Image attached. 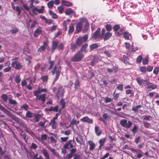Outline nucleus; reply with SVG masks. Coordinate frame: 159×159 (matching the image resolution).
Instances as JSON below:
<instances>
[{
	"label": "nucleus",
	"instance_id": "9b49d317",
	"mask_svg": "<svg viewBox=\"0 0 159 159\" xmlns=\"http://www.w3.org/2000/svg\"><path fill=\"white\" fill-rule=\"evenodd\" d=\"M38 94H37L36 96H35L36 97V99L40 100L43 103H44L46 100V94H43L39 96Z\"/></svg>",
	"mask_w": 159,
	"mask_h": 159
},
{
	"label": "nucleus",
	"instance_id": "ddd939ff",
	"mask_svg": "<svg viewBox=\"0 0 159 159\" xmlns=\"http://www.w3.org/2000/svg\"><path fill=\"white\" fill-rule=\"evenodd\" d=\"M101 28H98L97 30L92 35V38L94 39H96L100 36V34Z\"/></svg>",
	"mask_w": 159,
	"mask_h": 159
},
{
	"label": "nucleus",
	"instance_id": "7c9ffc66",
	"mask_svg": "<svg viewBox=\"0 0 159 159\" xmlns=\"http://www.w3.org/2000/svg\"><path fill=\"white\" fill-rule=\"evenodd\" d=\"M1 97L4 102H6L7 100L8 96L7 94H2Z\"/></svg>",
	"mask_w": 159,
	"mask_h": 159
},
{
	"label": "nucleus",
	"instance_id": "1a4fd4ad",
	"mask_svg": "<svg viewBox=\"0 0 159 159\" xmlns=\"http://www.w3.org/2000/svg\"><path fill=\"white\" fill-rule=\"evenodd\" d=\"M48 42L47 41H44L43 42V45L39 47L38 49V52H41L44 51L48 46Z\"/></svg>",
	"mask_w": 159,
	"mask_h": 159
},
{
	"label": "nucleus",
	"instance_id": "ea45409f",
	"mask_svg": "<svg viewBox=\"0 0 159 159\" xmlns=\"http://www.w3.org/2000/svg\"><path fill=\"white\" fill-rule=\"evenodd\" d=\"M103 53L107 57H111V53L110 50H106L104 51Z\"/></svg>",
	"mask_w": 159,
	"mask_h": 159
},
{
	"label": "nucleus",
	"instance_id": "680f3d73",
	"mask_svg": "<svg viewBox=\"0 0 159 159\" xmlns=\"http://www.w3.org/2000/svg\"><path fill=\"white\" fill-rule=\"evenodd\" d=\"M55 75L53 81L54 82H55L57 81L59 78L60 75V74L58 73H55Z\"/></svg>",
	"mask_w": 159,
	"mask_h": 159
},
{
	"label": "nucleus",
	"instance_id": "5701e85b",
	"mask_svg": "<svg viewBox=\"0 0 159 159\" xmlns=\"http://www.w3.org/2000/svg\"><path fill=\"white\" fill-rule=\"evenodd\" d=\"M99 47V45L97 43H94L91 44L89 46L90 51H92L94 49L97 48Z\"/></svg>",
	"mask_w": 159,
	"mask_h": 159
},
{
	"label": "nucleus",
	"instance_id": "bf43d9fd",
	"mask_svg": "<svg viewBox=\"0 0 159 159\" xmlns=\"http://www.w3.org/2000/svg\"><path fill=\"white\" fill-rule=\"evenodd\" d=\"M70 21L69 19H67L66 20H64L63 23V27L66 26H67V24Z\"/></svg>",
	"mask_w": 159,
	"mask_h": 159
},
{
	"label": "nucleus",
	"instance_id": "f257e3e1",
	"mask_svg": "<svg viewBox=\"0 0 159 159\" xmlns=\"http://www.w3.org/2000/svg\"><path fill=\"white\" fill-rule=\"evenodd\" d=\"M84 54L79 51L76 53L71 59L72 62H78L81 61L84 57Z\"/></svg>",
	"mask_w": 159,
	"mask_h": 159
},
{
	"label": "nucleus",
	"instance_id": "39448f33",
	"mask_svg": "<svg viewBox=\"0 0 159 159\" xmlns=\"http://www.w3.org/2000/svg\"><path fill=\"white\" fill-rule=\"evenodd\" d=\"M65 92V91L62 86L59 87L56 94V96L58 98H62L64 96Z\"/></svg>",
	"mask_w": 159,
	"mask_h": 159
},
{
	"label": "nucleus",
	"instance_id": "8fccbe9b",
	"mask_svg": "<svg viewBox=\"0 0 159 159\" xmlns=\"http://www.w3.org/2000/svg\"><path fill=\"white\" fill-rule=\"evenodd\" d=\"M116 90H115L113 94V95L114 98V99L115 100H116L118 98L119 96V94L118 93H116Z\"/></svg>",
	"mask_w": 159,
	"mask_h": 159
},
{
	"label": "nucleus",
	"instance_id": "5fc2aeb1",
	"mask_svg": "<svg viewBox=\"0 0 159 159\" xmlns=\"http://www.w3.org/2000/svg\"><path fill=\"white\" fill-rule=\"evenodd\" d=\"M129 34L128 32H124V37L127 40L129 39Z\"/></svg>",
	"mask_w": 159,
	"mask_h": 159
},
{
	"label": "nucleus",
	"instance_id": "6e6d98bb",
	"mask_svg": "<svg viewBox=\"0 0 159 159\" xmlns=\"http://www.w3.org/2000/svg\"><path fill=\"white\" fill-rule=\"evenodd\" d=\"M154 96L155 98H157L158 96V94L155 92H151L150 93V97H152Z\"/></svg>",
	"mask_w": 159,
	"mask_h": 159
},
{
	"label": "nucleus",
	"instance_id": "6e6552de",
	"mask_svg": "<svg viewBox=\"0 0 159 159\" xmlns=\"http://www.w3.org/2000/svg\"><path fill=\"white\" fill-rule=\"evenodd\" d=\"M74 141L73 140H70L64 145L63 148L65 149H67L69 148H71L73 147L74 146Z\"/></svg>",
	"mask_w": 159,
	"mask_h": 159
},
{
	"label": "nucleus",
	"instance_id": "f8f14e48",
	"mask_svg": "<svg viewBox=\"0 0 159 159\" xmlns=\"http://www.w3.org/2000/svg\"><path fill=\"white\" fill-rule=\"evenodd\" d=\"M48 90L46 88H42L39 87L38 90L34 92V96H36L37 94H40L41 92H47Z\"/></svg>",
	"mask_w": 159,
	"mask_h": 159
},
{
	"label": "nucleus",
	"instance_id": "c03bdc74",
	"mask_svg": "<svg viewBox=\"0 0 159 159\" xmlns=\"http://www.w3.org/2000/svg\"><path fill=\"white\" fill-rule=\"evenodd\" d=\"M9 102L11 105H15L17 103L16 101L12 99H9Z\"/></svg>",
	"mask_w": 159,
	"mask_h": 159
},
{
	"label": "nucleus",
	"instance_id": "e433bc0d",
	"mask_svg": "<svg viewBox=\"0 0 159 159\" xmlns=\"http://www.w3.org/2000/svg\"><path fill=\"white\" fill-rule=\"evenodd\" d=\"M11 69V66H8L7 67L5 68L3 70V72L4 73L8 72H10Z\"/></svg>",
	"mask_w": 159,
	"mask_h": 159
},
{
	"label": "nucleus",
	"instance_id": "aec40b11",
	"mask_svg": "<svg viewBox=\"0 0 159 159\" xmlns=\"http://www.w3.org/2000/svg\"><path fill=\"white\" fill-rule=\"evenodd\" d=\"M61 3L62 5L66 7L71 6L73 5L72 3L65 0H62L61 1Z\"/></svg>",
	"mask_w": 159,
	"mask_h": 159
},
{
	"label": "nucleus",
	"instance_id": "72a5a7b5",
	"mask_svg": "<svg viewBox=\"0 0 159 159\" xmlns=\"http://www.w3.org/2000/svg\"><path fill=\"white\" fill-rule=\"evenodd\" d=\"M120 28V26L119 25H115L113 27V31L115 32V33L117 32Z\"/></svg>",
	"mask_w": 159,
	"mask_h": 159
},
{
	"label": "nucleus",
	"instance_id": "c756f323",
	"mask_svg": "<svg viewBox=\"0 0 159 159\" xmlns=\"http://www.w3.org/2000/svg\"><path fill=\"white\" fill-rule=\"evenodd\" d=\"M75 89H77L80 87V83L78 80L76 79L74 83Z\"/></svg>",
	"mask_w": 159,
	"mask_h": 159
},
{
	"label": "nucleus",
	"instance_id": "2eb2a0df",
	"mask_svg": "<svg viewBox=\"0 0 159 159\" xmlns=\"http://www.w3.org/2000/svg\"><path fill=\"white\" fill-rule=\"evenodd\" d=\"M100 61L101 59L98 57L95 56L91 62V65L92 66H93L96 63Z\"/></svg>",
	"mask_w": 159,
	"mask_h": 159
},
{
	"label": "nucleus",
	"instance_id": "a19ab883",
	"mask_svg": "<svg viewBox=\"0 0 159 159\" xmlns=\"http://www.w3.org/2000/svg\"><path fill=\"white\" fill-rule=\"evenodd\" d=\"M105 141V139L103 138L100 139L99 141V143H100L99 148H100L101 147L104 145V143Z\"/></svg>",
	"mask_w": 159,
	"mask_h": 159
},
{
	"label": "nucleus",
	"instance_id": "f704fd0d",
	"mask_svg": "<svg viewBox=\"0 0 159 159\" xmlns=\"http://www.w3.org/2000/svg\"><path fill=\"white\" fill-rule=\"evenodd\" d=\"M49 63H50V65L48 69L49 70H50L53 68L54 64V62L53 61H51V58H50L49 60Z\"/></svg>",
	"mask_w": 159,
	"mask_h": 159
},
{
	"label": "nucleus",
	"instance_id": "4d7b16f0",
	"mask_svg": "<svg viewBox=\"0 0 159 159\" xmlns=\"http://www.w3.org/2000/svg\"><path fill=\"white\" fill-rule=\"evenodd\" d=\"M157 86L156 84H152L150 83V89H153L157 88Z\"/></svg>",
	"mask_w": 159,
	"mask_h": 159
},
{
	"label": "nucleus",
	"instance_id": "0eeeda50",
	"mask_svg": "<svg viewBox=\"0 0 159 159\" xmlns=\"http://www.w3.org/2000/svg\"><path fill=\"white\" fill-rule=\"evenodd\" d=\"M120 124L122 126L127 128H130L132 125V123L130 121L127 122V120L125 119L121 120Z\"/></svg>",
	"mask_w": 159,
	"mask_h": 159
},
{
	"label": "nucleus",
	"instance_id": "603ef678",
	"mask_svg": "<svg viewBox=\"0 0 159 159\" xmlns=\"http://www.w3.org/2000/svg\"><path fill=\"white\" fill-rule=\"evenodd\" d=\"M159 71V67H156L153 70V73L157 75L158 74Z\"/></svg>",
	"mask_w": 159,
	"mask_h": 159
},
{
	"label": "nucleus",
	"instance_id": "cd10ccee",
	"mask_svg": "<svg viewBox=\"0 0 159 159\" xmlns=\"http://www.w3.org/2000/svg\"><path fill=\"white\" fill-rule=\"evenodd\" d=\"M42 152L43 154L45 157V159H49V155L47 150L44 149H43Z\"/></svg>",
	"mask_w": 159,
	"mask_h": 159
},
{
	"label": "nucleus",
	"instance_id": "4468645a",
	"mask_svg": "<svg viewBox=\"0 0 159 159\" xmlns=\"http://www.w3.org/2000/svg\"><path fill=\"white\" fill-rule=\"evenodd\" d=\"M88 46V44L87 43L83 44L81 46V48L79 51L81 53H83V52H84V53H86L87 52L86 48Z\"/></svg>",
	"mask_w": 159,
	"mask_h": 159
},
{
	"label": "nucleus",
	"instance_id": "3c124183",
	"mask_svg": "<svg viewBox=\"0 0 159 159\" xmlns=\"http://www.w3.org/2000/svg\"><path fill=\"white\" fill-rule=\"evenodd\" d=\"M136 80L137 82L139 84L141 85L143 81V80L141 79L140 77H137L136 78Z\"/></svg>",
	"mask_w": 159,
	"mask_h": 159
},
{
	"label": "nucleus",
	"instance_id": "2f4dec72",
	"mask_svg": "<svg viewBox=\"0 0 159 159\" xmlns=\"http://www.w3.org/2000/svg\"><path fill=\"white\" fill-rule=\"evenodd\" d=\"M40 79L43 82H46L48 80V76L47 75H43L41 77Z\"/></svg>",
	"mask_w": 159,
	"mask_h": 159
},
{
	"label": "nucleus",
	"instance_id": "393cba45",
	"mask_svg": "<svg viewBox=\"0 0 159 159\" xmlns=\"http://www.w3.org/2000/svg\"><path fill=\"white\" fill-rule=\"evenodd\" d=\"M119 31H118L116 33V35H117L119 36H120L122 35L123 34H124V30L123 28H121L119 30Z\"/></svg>",
	"mask_w": 159,
	"mask_h": 159
},
{
	"label": "nucleus",
	"instance_id": "c9c22d12",
	"mask_svg": "<svg viewBox=\"0 0 159 159\" xmlns=\"http://www.w3.org/2000/svg\"><path fill=\"white\" fill-rule=\"evenodd\" d=\"M42 115L41 114H38L35 117L34 119V121L35 122H38L40 118H41L42 117Z\"/></svg>",
	"mask_w": 159,
	"mask_h": 159
},
{
	"label": "nucleus",
	"instance_id": "a211bd4d",
	"mask_svg": "<svg viewBox=\"0 0 159 159\" xmlns=\"http://www.w3.org/2000/svg\"><path fill=\"white\" fill-rule=\"evenodd\" d=\"M83 122H87L89 124H92L93 121L92 119H89L88 116H85L80 119Z\"/></svg>",
	"mask_w": 159,
	"mask_h": 159
},
{
	"label": "nucleus",
	"instance_id": "13d9d810",
	"mask_svg": "<svg viewBox=\"0 0 159 159\" xmlns=\"http://www.w3.org/2000/svg\"><path fill=\"white\" fill-rule=\"evenodd\" d=\"M113 100V99H111L108 97H106L105 98V102L106 103L110 102Z\"/></svg>",
	"mask_w": 159,
	"mask_h": 159
},
{
	"label": "nucleus",
	"instance_id": "9d476101",
	"mask_svg": "<svg viewBox=\"0 0 159 159\" xmlns=\"http://www.w3.org/2000/svg\"><path fill=\"white\" fill-rule=\"evenodd\" d=\"M61 66H59L57 67V66L55 65L53 68V69L51 71V72L53 75L55 73L61 74Z\"/></svg>",
	"mask_w": 159,
	"mask_h": 159
},
{
	"label": "nucleus",
	"instance_id": "79ce46f5",
	"mask_svg": "<svg viewBox=\"0 0 159 159\" xmlns=\"http://www.w3.org/2000/svg\"><path fill=\"white\" fill-rule=\"evenodd\" d=\"M57 10H58L59 13L61 14L64 11V8L62 6H60L58 7Z\"/></svg>",
	"mask_w": 159,
	"mask_h": 159
},
{
	"label": "nucleus",
	"instance_id": "0e129e2a",
	"mask_svg": "<svg viewBox=\"0 0 159 159\" xmlns=\"http://www.w3.org/2000/svg\"><path fill=\"white\" fill-rule=\"evenodd\" d=\"M57 28V26L55 25H53V26L51 27L50 31L51 32H52L53 31H55Z\"/></svg>",
	"mask_w": 159,
	"mask_h": 159
},
{
	"label": "nucleus",
	"instance_id": "4be33fe9",
	"mask_svg": "<svg viewBox=\"0 0 159 159\" xmlns=\"http://www.w3.org/2000/svg\"><path fill=\"white\" fill-rule=\"evenodd\" d=\"M119 60L121 61L122 62L125 64L129 63V58L126 56L123 55L122 57H120Z\"/></svg>",
	"mask_w": 159,
	"mask_h": 159
},
{
	"label": "nucleus",
	"instance_id": "4c0bfd02",
	"mask_svg": "<svg viewBox=\"0 0 159 159\" xmlns=\"http://www.w3.org/2000/svg\"><path fill=\"white\" fill-rule=\"evenodd\" d=\"M99 128L98 126H95V131L97 135L99 136L101 134V131H99Z\"/></svg>",
	"mask_w": 159,
	"mask_h": 159
},
{
	"label": "nucleus",
	"instance_id": "c85d7f7f",
	"mask_svg": "<svg viewBox=\"0 0 159 159\" xmlns=\"http://www.w3.org/2000/svg\"><path fill=\"white\" fill-rule=\"evenodd\" d=\"M60 106L62 109H63L65 107V102L63 98H62L60 101Z\"/></svg>",
	"mask_w": 159,
	"mask_h": 159
},
{
	"label": "nucleus",
	"instance_id": "e2e57ef3",
	"mask_svg": "<svg viewBox=\"0 0 159 159\" xmlns=\"http://www.w3.org/2000/svg\"><path fill=\"white\" fill-rule=\"evenodd\" d=\"M79 121H77L75 120H73L70 122V124L72 125H77L79 124Z\"/></svg>",
	"mask_w": 159,
	"mask_h": 159
},
{
	"label": "nucleus",
	"instance_id": "7ed1b4c3",
	"mask_svg": "<svg viewBox=\"0 0 159 159\" xmlns=\"http://www.w3.org/2000/svg\"><path fill=\"white\" fill-rule=\"evenodd\" d=\"M106 31L104 28L102 29L101 36L103 38L104 41L108 39L112 35V33L110 32H107L105 33Z\"/></svg>",
	"mask_w": 159,
	"mask_h": 159
},
{
	"label": "nucleus",
	"instance_id": "37998d69",
	"mask_svg": "<svg viewBox=\"0 0 159 159\" xmlns=\"http://www.w3.org/2000/svg\"><path fill=\"white\" fill-rule=\"evenodd\" d=\"M105 27L106 30L108 32H110L112 30V26L110 25L107 24L106 25Z\"/></svg>",
	"mask_w": 159,
	"mask_h": 159
},
{
	"label": "nucleus",
	"instance_id": "774afa93",
	"mask_svg": "<svg viewBox=\"0 0 159 159\" xmlns=\"http://www.w3.org/2000/svg\"><path fill=\"white\" fill-rule=\"evenodd\" d=\"M15 10L16 11L18 12V15H19L20 14L21 12V10H20V7H18V6H16Z\"/></svg>",
	"mask_w": 159,
	"mask_h": 159
},
{
	"label": "nucleus",
	"instance_id": "09e8293b",
	"mask_svg": "<svg viewBox=\"0 0 159 159\" xmlns=\"http://www.w3.org/2000/svg\"><path fill=\"white\" fill-rule=\"evenodd\" d=\"M142 57L141 55H139L136 59V62L137 63H140L143 60Z\"/></svg>",
	"mask_w": 159,
	"mask_h": 159
},
{
	"label": "nucleus",
	"instance_id": "f03ea898",
	"mask_svg": "<svg viewBox=\"0 0 159 159\" xmlns=\"http://www.w3.org/2000/svg\"><path fill=\"white\" fill-rule=\"evenodd\" d=\"M59 42L58 41H53L52 42V47L51 49V53H53L56 48H57L58 50H61L63 49V44L62 43H61L59 46Z\"/></svg>",
	"mask_w": 159,
	"mask_h": 159
},
{
	"label": "nucleus",
	"instance_id": "20e7f679",
	"mask_svg": "<svg viewBox=\"0 0 159 159\" xmlns=\"http://www.w3.org/2000/svg\"><path fill=\"white\" fill-rule=\"evenodd\" d=\"M11 65L12 67L14 68L16 70H20L23 67V65L19 61H12Z\"/></svg>",
	"mask_w": 159,
	"mask_h": 159
},
{
	"label": "nucleus",
	"instance_id": "dca6fc26",
	"mask_svg": "<svg viewBox=\"0 0 159 159\" xmlns=\"http://www.w3.org/2000/svg\"><path fill=\"white\" fill-rule=\"evenodd\" d=\"M65 14L66 15L69 16L71 14L75 15V12L71 8H69L66 10L65 11Z\"/></svg>",
	"mask_w": 159,
	"mask_h": 159
},
{
	"label": "nucleus",
	"instance_id": "b1692460",
	"mask_svg": "<svg viewBox=\"0 0 159 159\" xmlns=\"http://www.w3.org/2000/svg\"><path fill=\"white\" fill-rule=\"evenodd\" d=\"M88 143L90 146L89 148V150H93L95 147V144L93 142V141L91 140L89 141Z\"/></svg>",
	"mask_w": 159,
	"mask_h": 159
},
{
	"label": "nucleus",
	"instance_id": "58836bf2",
	"mask_svg": "<svg viewBox=\"0 0 159 159\" xmlns=\"http://www.w3.org/2000/svg\"><path fill=\"white\" fill-rule=\"evenodd\" d=\"M74 30V28L73 26V24H72L71 26H70L69 27V29L68 31V33L70 34L72 33Z\"/></svg>",
	"mask_w": 159,
	"mask_h": 159
},
{
	"label": "nucleus",
	"instance_id": "473e14b6",
	"mask_svg": "<svg viewBox=\"0 0 159 159\" xmlns=\"http://www.w3.org/2000/svg\"><path fill=\"white\" fill-rule=\"evenodd\" d=\"M147 70L148 71H149V69L148 68V67L147 69L144 66H141L140 67V70L141 72L145 73Z\"/></svg>",
	"mask_w": 159,
	"mask_h": 159
},
{
	"label": "nucleus",
	"instance_id": "de8ad7c7",
	"mask_svg": "<svg viewBox=\"0 0 159 159\" xmlns=\"http://www.w3.org/2000/svg\"><path fill=\"white\" fill-rule=\"evenodd\" d=\"M19 30L17 28H13L12 29L10 30L12 34H15L17 33Z\"/></svg>",
	"mask_w": 159,
	"mask_h": 159
},
{
	"label": "nucleus",
	"instance_id": "f3484780",
	"mask_svg": "<svg viewBox=\"0 0 159 159\" xmlns=\"http://www.w3.org/2000/svg\"><path fill=\"white\" fill-rule=\"evenodd\" d=\"M83 24L82 22H80L77 23L76 24V31L77 33L80 32L82 29Z\"/></svg>",
	"mask_w": 159,
	"mask_h": 159
},
{
	"label": "nucleus",
	"instance_id": "a18cd8bd",
	"mask_svg": "<svg viewBox=\"0 0 159 159\" xmlns=\"http://www.w3.org/2000/svg\"><path fill=\"white\" fill-rule=\"evenodd\" d=\"M82 40L84 42H85L87 41L88 38V35L87 34L84 35L83 36H81Z\"/></svg>",
	"mask_w": 159,
	"mask_h": 159
},
{
	"label": "nucleus",
	"instance_id": "052dcab7",
	"mask_svg": "<svg viewBox=\"0 0 159 159\" xmlns=\"http://www.w3.org/2000/svg\"><path fill=\"white\" fill-rule=\"evenodd\" d=\"M61 33L62 32L61 31H58L57 32L55 33L54 34L55 36L54 37V39H55L60 36L61 34Z\"/></svg>",
	"mask_w": 159,
	"mask_h": 159
},
{
	"label": "nucleus",
	"instance_id": "412c9836",
	"mask_svg": "<svg viewBox=\"0 0 159 159\" xmlns=\"http://www.w3.org/2000/svg\"><path fill=\"white\" fill-rule=\"evenodd\" d=\"M84 43L82 40L81 36H79L75 41V43L80 47L81 45Z\"/></svg>",
	"mask_w": 159,
	"mask_h": 159
},
{
	"label": "nucleus",
	"instance_id": "338daca9",
	"mask_svg": "<svg viewBox=\"0 0 159 159\" xmlns=\"http://www.w3.org/2000/svg\"><path fill=\"white\" fill-rule=\"evenodd\" d=\"M149 82L146 80H143L141 85L143 86H148Z\"/></svg>",
	"mask_w": 159,
	"mask_h": 159
},
{
	"label": "nucleus",
	"instance_id": "69168bd1",
	"mask_svg": "<svg viewBox=\"0 0 159 159\" xmlns=\"http://www.w3.org/2000/svg\"><path fill=\"white\" fill-rule=\"evenodd\" d=\"M143 65H146L148 63V60L146 58H144L143 59Z\"/></svg>",
	"mask_w": 159,
	"mask_h": 159
},
{
	"label": "nucleus",
	"instance_id": "bb28decb",
	"mask_svg": "<svg viewBox=\"0 0 159 159\" xmlns=\"http://www.w3.org/2000/svg\"><path fill=\"white\" fill-rule=\"evenodd\" d=\"M49 14L52 16V18L53 19H56L57 18V15L55 13H53V12L50 10H49L48 11Z\"/></svg>",
	"mask_w": 159,
	"mask_h": 159
},
{
	"label": "nucleus",
	"instance_id": "a878e982",
	"mask_svg": "<svg viewBox=\"0 0 159 159\" xmlns=\"http://www.w3.org/2000/svg\"><path fill=\"white\" fill-rule=\"evenodd\" d=\"M41 32V30L40 29L38 28L34 31V36L35 37H38L39 35L40 34Z\"/></svg>",
	"mask_w": 159,
	"mask_h": 159
},
{
	"label": "nucleus",
	"instance_id": "423d86ee",
	"mask_svg": "<svg viewBox=\"0 0 159 159\" xmlns=\"http://www.w3.org/2000/svg\"><path fill=\"white\" fill-rule=\"evenodd\" d=\"M107 66V67L106 69L108 72L111 73L113 72H116L117 68L114 66L112 63H108Z\"/></svg>",
	"mask_w": 159,
	"mask_h": 159
},
{
	"label": "nucleus",
	"instance_id": "864d4df0",
	"mask_svg": "<svg viewBox=\"0 0 159 159\" xmlns=\"http://www.w3.org/2000/svg\"><path fill=\"white\" fill-rule=\"evenodd\" d=\"M21 81V79L20 78V77L19 76L17 75L16 76L15 79V82L17 84H19L20 82Z\"/></svg>",
	"mask_w": 159,
	"mask_h": 159
},
{
	"label": "nucleus",
	"instance_id": "49530a36",
	"mask_svg": "<svg viewBox=\"0 0 159 159\" xmlns=\"http://www.w3.org/2000/svg\"><path fill=\"white\" fill-rule=\"evenodd\" d=\"M54 1H51L47 3V5L49 8H52L54 4Z\"/></svg>",
	"mask_w": 159,
	"mask_h": 159
},
{
	"label": "nucleus",
	"instance_id": "6ab92c4d",
	"mask_svg": "<svg viewBox=\"0 0 159 159\" xmlns=\"http://www.w3.org/2000/svg\"><path fill=\"white\" fill-rule=\"evenodd\" d=\"M70 46V49L72 52H75L76 49L79 48L76 43H71Z\"/></svg>",
	"mask_w": 159,
	"mask_h": 159
}]
</instances>
